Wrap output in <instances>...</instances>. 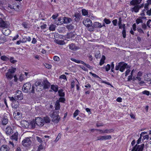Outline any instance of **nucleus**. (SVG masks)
Returning <instances> with one entry per match:
<instances>
[{
  "mask_svg": "<svg viewBox=\"0 0 151 151\" xmlns=\"http://www.w3.org/2000/svg\"><path fill=\"white\" fill-rule=\"evenodd\" d=\"M142 0H132L130 2V5L133 6L130 8L131 11L133 13H137L139 10L144 6V4H142L140 5L139 4L141 3Z\"/></svg>",
  "mask_w": 151,
  "mask_h": 151,
  "instance_id": "obj_1",
  "label": "nucleus"
},
{
  "mask_svg": "<svg viewBox=\"0 0 151 151\" xmlns=\"http://www.w3.org/2000/svg\"><path fill=\"white\" fill-rule=\"evenodd\" d=\"M148 6H149V4H148L147 3H145V5H144V8L145 9H144V10H143L142 11V12L141 14V16H143L145 15L144 12H145V11H146L147 10V9H148Z\"/></svg>",
  "mask_w": 151,
  "mask_h": 151,
  "instance_id": "obj_18",
  "label": "nucleus"
},
{
  "mask_svg": "<svg viewBox=\"0 0 151 151\" xmlns=\"http://www.w3.org/2000/svg\"><path fill=\"white\" fill-rule=\"evenodd\" d=\"M37 88L36 91H39L42 89L45 90L47 89V84L45 82H41L40 81H36L34 84Z\"/></svg>",
  "mask_w": 151,
  "mask_h": 151,
  "instance_id": "obj_2",
  "label": "nucleus"
},
{
  "mask_svg": "<svg viewBox=\"0 0 151 151\" xmlns=\"http://www.w3.org/2000/svg\"><path fill=\"white\" fill-rule=\"evenodd\" d=\"M122 18L121 17H120L119 19V22L118 23V25H119L120 24H122Z\"/></svg>",
  "mask_w": 151,
  "mask_h": 151,
  "instance_id": "obj_62",
  "label": "nucleus"
},
{
  "mask_svg": "<svg viewBox=\"0 0 151 151\" xmlns=\"http://www.w3.org/2000/svg\"><path fill=\"white\" fill-rule=\"evenodd\" d=\"M82 15L84 16H87L88 14L87 10H86L85 9H82Z\"/></svg>",
  "mask_w": 151,
  "mask_h": 151,
  "instance_id": "obj_32",
  "label": "nucleus"
},
{
  "mask_svg": "<svg viewBox=\"0 0 151 151\" xmlns=\"http://www.w3.org/2000/svg\"><path fill=\"white\" fill-rule=\"evenodd\" d=\"M150 22H151V20L149 19L147 22V26L149 27H150Z\"/></svg>",
  "mask_w": 151,
  "mask_h": 151,
  "instance_id": "obj_56",
  "label": "nucleus"
},
{
  "mask_svg": "<svg viewBox=\"0 0 151 151\" xmlns=\"http://www.w3.org/2000/svg\"><path fill=\"white\" fill-rule=\"evenodd\" d=\"M59 78L61 80H63L64 82H66L67 81L66 76L64 74L61 75L60 76Z\"/></svg>",
  "mask_w": 151,
  "mask_h": 151,
  "instance_id": "obj_26",
  "label": "nucleus"
},
{
  "mask_svg": "<svg viewBox=\"0 0 151 151\" xmlns=\"http://www.w3.org/2000/svg\"><path fill=\"white\" fill-rule=\"evenodd\" d=\"M31 40V39L30 37H25L23 38L22 40V43H24L27 41L30 42Z\"/></svg>",
  "mask_w": 151,
  "mask_h": 151,
  "instance_id": "obj_24",
  "label": "nucleus"
},
{
  "mask_svg": "<svg viewBox=\"0 0 151 151\" xmlns=\"http://www.w3.org/2000/svg\"><path fill=\"white\" fill-rule=\"evenodd\" d=\"M1 59L4 61H7L9 60V58L7 56L3 55L1 57Z\"/></svg>",
  "mask_w": 151,
  "mask_h": 151,
  "instance_id": "obj_31",
  "label": "nucleus"
},
{
  "mask_svg": "<svg viewBox=\"0 0 151 151\" xmlns=\"http://www.w3.org/2000/svg\"><path fill=\"white\" fill-rule=\"evenodd\" d=\"M122 99L121 97H118L116 100L117 102H121L122 101Z\"/></svg>",
  "mask_w": 151,
  "mask_h": 151,
  "instance_id": "obj_60",
  "label": "nucleus"
},
{
  "mask_svg": "<svg viewBox=\"0 0 151 151\" xmlns=\"http://www.w3.org/2000/svg\"><path fill=\"white\" fill-rule=\"evenodd\" d=\"M144 146V144L139 145L136 144L133 148L134 151H142Z\"/></svg>",
  "mask_w": 151,
  "mask_h": 151,
  "instance_id": "obj_11",
  "label": "nucleus"
},
{
  "mask_svg": "<svg viewBox=\"0 0 151 151\" xmlns=\"http://www.w3.org/2000/svg\"><path fill=\"white\" fill-rule=\"evenodd\" d=\"M18 79L20 81H22L24 80L22 74L20 75Z\"/></svg>",
  "mask_w": 151,
  "mask_h": 151,
  "instance_id": "obj_53",
  "label": "nucleus"
},
{
  "mask_svg": "<svg viewBox=\"0 0 151 151\" xmlns=\"http://www.w3.org/2000/svg\"><path fill=\"white\" fill-rule=\"evenodd\" d=\"M93 26L95 28H101L102 27L101 23L98 22H95L93 23Z\"/></svg>",
  "mask_w": 151,
  "mask_h": 151,
  "instance_id": "obj_22",
  "label": "nucleus"
},
{
  "mask_svg": "<svg viewBox=\"0 0 151 151\" xmlns=\"http://www.w3.org/2000/svg\"><path fill=\"white\" fill-rule=\"evenodd\" d=\"M31 84L28 82L24 84L22 88L23 91L25 93H28L31 91Z\"/></svg>",
  "mask_w": 151,
  "mask_h": 151,
  "instance_id": "obj_7",
  "label": "nucleus"
},
{
  "mask_svg": "<svg viewBox=\"0 0 151 151\" xmlns=\"http://www.w3.org/2000/svg\"><path fill=\"white\" fill-rule=\"evenodd\" d=\"M18 133L17 132L14 133V134L11 136V138L12 140H14L17 141L18 139Z\"/></svg>",
  "mask_w": 151,
  "mask_h": 151,
  "instance_id": "obj_20",
  "label": "nucleus"
},
{
  "mask_svg": "<svg viewBox=\"0 0 151 151\" xmlns=\"http://www.w3.org/2000/svg\"><path fill=\"white\" fill-rule=\"evenodd\" d=\"M13 77L14 78V81L15 82H17L18 80V78L16 75H15L14 76H13Z\"/></svg>",
  "mask_w": 151,
  "mask_h": 151,
  "instance_id": "obj_58",
  "label": "nucleus"
},
{
  "mask_svg": "<svg viewBox=\"0 0 151 151\" xmlns=\"http://www.w3.org/2000/svg\"><path fill=\"white\" fill-rule=\"evenodd\" d=\"M136 23L137 24H138L142 22V19L140 18H138L137 19L136 21Z\"/></svg>",
  "mask_w": 151,
  "mask_h": 151,
  "instance_id": "obj_47",
  "label": "nucleus"
},
{
  "mask_svg": "<svg viewBox=\"0 0 151 151\" xmlns=\"http://www.w3.org/2000/svg\"><path fill=\"white\" fill-rule=\"evenodd\" d=\"M79 111L78 110H76L73 114V116L74 117H76L78 114Z\"/></svg>",
  "mask_w": 151,
  "mask_h": 151,
  "instance_id": "obj_43",
  "label": "nucleus"
},
{
  "mask_svg": "<svg viewBox=\"0 0 151 151\" xmlns=\"http://www.w3.org/2000/svg\"><path fill=\"white\" fill-rule=\"evenodd\" d=\"M62 20L63 22L65 24L69 23L72 21V19L71 18L66 17H63Z\"/></svg>",
  "mask_w": 151,
  "mask_h": 151,
  "instance_id": "obj_15",
  "label": "nucleus"
},
{
  "mask_svg": "<svg viewBox=\"0 0 151 151\" xmlns=\"http://www.w3.org/2000/svg\"><path fill=\"white\" fill-rule=\"evenodd\" d=\"M36 139L40 143H41V142H42V139L38 137H36Z\"/></svg>",
  "mask_w": 151,
  "mask_h": 151,
  "instance_id": "obj_52",
  "label": "nucleus"
},
{
  "mask_svg": "<svg viewBox=\"0 0 151 151\" xmlns=\"http://www.w3.org/2000/svg\"><path fill=\"white\" fill-rule=\"evenodd\" d=\"M133 71V70L131 72V75L129 76H128V79H129V80H131L132 78V77L133 76V75H132V73Z\"/></svg>",
  "mask_w": 151,
  "mask_h": 151,
  "instance_id": "obj_54",
  "label": "nucleus"
},
{
  "mask_svg": "<svg viewBox=\"0 0 151 151\" xmlns=\"http://www.w3.org/2000/svg\"><path fill=\"white\" fill-rule=\"evenodd\" d=\"M37 88L35 86V85L33 84L32 87V90H31V92L30 93H35V88L36 89V90Z\"/></svg>",
  "mask_w": 151,
  "mask_h": 151,
  "instance_id": "obj_35",
  "label": "nucleus"
},
{
  "mask_svg": "<svg viewBox=\"0 0 151 151\" xmlns=\"http://www.w3.org/2000/svg\"><path fill=\"white\" fill-rule=\"evenodd\" d=\"M114 130L113 129H106L104 130V133H110L113 132Z\"/></svg>",
  "mask_w": 151,
  "mask_h": 151,
  "instance_id": "obj_33",
  "label": "nucleus"
},
{
  "mask_svg": "<svg viewBox=\"0 0 151 151\" xmlns=\"http://www.w3.org/2000/svg\"><path fill=\"white\" fill-rule=\"evenodd\" d=\"M4 18V15L2 14H0V21L3 20Z\"/></svg>",
  "mask_w": 151,
  "mask_h": 151,
  "instance_id": "obj_57",
  "label": "nucleus"
},
{
  "mask_svg": "<svg viewBox=\"0 0 151 151\" xmlns=\"http://www.w3.org/2000/svg\"><path fill=\"white\" fill-rule=\"evenodd\" d=\"M118 26L119 27V28L120 29H122V28H123V29H124H124H125V24H120Z\"/></svg>",
  "mask_w": 151,
  "mask_h": 151,
  "instance_id": "obj_45",
  "label": "nucleus"
},
{
  "mask_svg": "<svg viewBox=\"0 0 151 151\" xmlns=\"http://www.w3.org/2000/svg\"><path fill=\"white\" fill-rule=\"evenodd\" d=\"M69 49L71 50H75L78 49V47L73 43L69 45Z\"/></svg>",
  "mask_w": 151,
  "mask_h": 151,
  "instance_id": "obj_21",
  "label": "nucleus"
},
{
  "mask_svg": "<svg viewBox=\"0 0 151 151\" xmlns=\"http://www.w3.org/2000/svg\"><path fill=\"white\" fill-rule=\"evenodd\" d=\"M9 60H10V62L13 63H14L17 62V60H14V57H10Z\"/></svg>",
  "mask_w": 151,
  "mask_h": 151,
  "instance_id": "obj_36",
  "label": "nucleus"
},
{
  "mask_svg": "<svg viewBox=\"0 0 151 151\" xmlns=\"http://www.w3.org/2000/svg\"><path fill=\"white\" fill-rule=\"evenodd\" d=\"M1 120L2 124L3 125H6L8 123V119L6 116H4Z\"/></svg>",
  "mask_w": 151,
  "mask_h": 151,
  "instance_id": "obj_16",
  "label": "nucleus"
},
{
  "mask_svg": "<svg viewBox=\"0 0 151 151\" xmlns=\"http://www.w3.org/2000/svg\"><path fill=\"white\" fill-rule=\"evenodd\" d=\"M81 64H83V65H84L86 66L87 68H90L91 67V66L85 63L84 62H83V63H81Z\"/></svg>",
  "mask_w": 151,
  "mask_h": 151,
  "instance_id": "obj_59",
  "label": "nucleus"
},
{
  "mask_svg": "<svg viewBox=\"0 0 151 151\" xmlns=\"http://www.w3.org/2000/svg\"><path fill=\"white\" fill-rule=\"evenodd\" d=\"M105 56H104L102 57V58L100 60V65H103L104 63V60H105Z\"/></svg>",
  "mask_w": 151,
  "mask_h": 151,
  "instance_id": "obj_34",
  "label": "nucleus"
},
{
  "mask_svg": "<svg viewBox=\"0 0 151 151\" xmlns=\"http://www.w3.org/2000/svg\"><path fill=\"white\" fill-rule=\"evenodd\" d=\"M70 60L71 61H73L77 63H83V61L82 60L76 59L73 58H71Z\"/></svg>",
  "mask_w": 151,
  "mask_h": 151,
  "instance_id": "obj_27",
  "label": "nucleus"
},
{
  "mask_svg": "<svg viewBox=\"0 0 151 151\" xmlns=\"http://www.w3.org/2000/svg\"><path fill=\"white\" fill-rule=\"evenodd\" d=\"M74 17H75L74 19L75 20L76 22H78L80 20L81 15L79 13H76L75 14Z\"/></svg>",
  "mask_w": 151,
  "mask_h": 151,
  "instance_id": "obj_23",
  "label": "nucleus"
},
{
  "mask_svg": "<svg viewBox=\"0 0 151 151\" xmlns=\"http://www.w3.org/2000/svg\"><path fill=\"white\" fill-rule=\"evenodd\" d=\"M142 93L143 94L146 95L147 96H148L150 94V92L147 90H145L142 91Z\"/></svg>",
  "mask_w": 151,
  "mask_h": 151,
  "instance_id": "obj_42",
  "label": "nucleus"
},
{
  "mask_svg": "<svg viewBox=\"0 0 151 151\" xmlns=\"http://www.w3.org/2000/svg\"><path fill=\"white\" fill-rule=\"evenodd\" d=\"M104 21L105 23L106 24H110L111 22L109 19H108L106 18H105L104 19Z\"/></svg>",
  "mask_w": 151,
  "mask_h": 151,
  "instance_id": "obj_39",
  "label": "nucleus"
},
{
  "mask_svg": "<svg viewBox=\"0 0 151 151\" xmlns=\"http://www.w3.org/2000/svg\"><path fill=\"white\" fill-rule=\"evenodd\" d=\"M14 97L16 100H22L23 99V94L22 92L20 90H18L16 93Z\"/></svg>",
  "mask_w": 151,
  "mask_h": 151,
  "instance_id": "obj_9",
  "label": "nucleus"
},
{
  "mask_svg": "<svg viewBox=\"0 0 151 151\" xmlns=\"http://www.w3.org/2000/svg\"><path fill=\"white\" fill-rule=\"evenodd\" d=\"M61 136V134L60 133H59L57 136V138L55 139V141L56 142H57L59 139L60 138Z\"/></svg>",
  "mask_w": 151,
  "mask_h": 151,
  "instance_id": "obj_48",
  "label": "nucleus"
},
{
  "mask_svg": "<svg viewBox=\"0 0 151 151\" xmlns=\"http://www.w3.org/2000/svg\"><path fill=\"white\" fill-rule=\"evenodd\" d=\"M49 29L51 31L54 30L55 29V25L54 24L51 25L49 28Z\"/></svg>",
  "mask_w": 151,
  "mask_h": 151,
  "instance_id": "obj_38",
  "label": "nucleus"
},
{
  "mask_svg": "<svg viewBox=\"0 0 151 151\" xmlns=\"http://www.w3.org/2000/svg\"><path fill=\"white\" fill-rule=\"evenodd\" d=\"M10 148L7 145H2L0 148L1 151H8Z\"/></svg>",
  "mask_w": 151,
  "mask_h": 151,
  "instance_id": "obj_14",
  "label": "nucleus"
},
{
  "mask_svg": "<svg viewBox=\"0 0 151 151\" xmlns=\"http://www.w3.org/2000/svg\"><path fill=\"white\" fill-rule=\"evenodd\" d=\"M52 114H50V116L51 117L52 121L54 123H57L59 121L60 117L58 115L59 111H52Z\"/></svg>",
  "mask_w": 151,
  "mask_h": 151,
  "instance_id": "obj_3",
  "label": "nucleus"
},
{
  "mask_svg": "<svg viewBox=\"0 0 151 151\" xmlns=\"http://www.w3.org/2000/svg\"><path fill=\"white\" fill-rule=\"evenodd\" d=\"M122 34L123 37L124 38H125L126 36V29L124 28V29H123Z\"/></svg>",
  "mask_w": 151,
  "mask_h": 151,
  "instance_id": "obj_44",
  "label": "nucleus"
},
{
  "mask_svg": "<svg viewBox=\"0 0 151 151\" xmlns=\"http://www.w3.org/2000/svg\"><path fill=\"white\" fill-rule=\"evenodd\" d=\"M22 26L25 28H28V24L25 22H23L22 24Z\"/></svg>",
  "mask_w": 151,
  "mask_h": 151,
  "instance_id": "obj_41",
  "label": "nucleus"
},
{
  "mask_svg": "<svg viewBox=\"0 0 151 151\" xmlns=\"http://www.w3.org/2000/svg\"><path fill=\"white\" fill-rule=\"evenodd\" d=\"M6 134L10 135L13 133V130L10 127H8L6 129Z\"/></svg>",
  "mask_w": 151,
  "mask_h": 151,
  "instance_id": "obj_13",
  "label": "nucleus"
},
{
  "mask_svg": "<svg viewBox=\"0 0 151 151\" xmlns=\"http://www.w3.org/2000/svg\"><path fill=\"white\" fill-rule=\"evenodd\" d=\"M111 66L109 64H108L105 67L106 70V71H108L110 69Z\"/></svg>",
  "mask_w": 151,
  "mask_h": 151,
  "instance_id": "obj_46",
  "label": "nucleus"
},
{
  "mask_svg": "<svg viewBox=\"0 0 151 151\" xmlns=\"http://www.w3.org/2000/svg\"><path fill=\"white\" fill-rule=\"evenodd\" d=\"M130 70H129V69L127 70L125 72V76H127L128 75V74L129 73V72H130Z\"/></svg>",
  "mask_w": 151,
  "mask_h": 151,
  "instance_id": "obj_61",
  "label": "nucleus"
},
{
  "mask_svg": "<svg viewBox=\"0 0 151 151\" xmlns=\"http://www.w3.org/2000/svg\"><path fill=\"white\" fill-rule=\"evenodd\" d=\"M16 70V68L14 67H11L9 69L8 72L5 73V76L7 80H11L13 77V74Z\"/></svg>",
  "mask_w": 151,
  "mask_h": 151,
  "instance_id": "obj_5",
  "label": "nucleus"
},
{
  "mask_svg": "<svg viewBox=\"0 0 151 151\" xmlns=\"http://www.w3.org/2000/svg\"><path fill=\"white\" fill-rule=\"evenodd\" d=\"M83 23L85 26L88 27H91L92 25L91 20L88 18L84 19L83 21Z\"/></svg>",
  "mask_w": 151,
  "mask_h": 151,
  "instance_id": "obj_8",
  "label": "nucleus"
},
{
  "mask_svg": "<svg viewBox=\"0 0 151 151\" xmlns=\"http://www.w3.org/2000/svg\"><path fill=\"white\" fill-rule=\"evenodd\" d=\"M10 100L12 102V103H14V102H17V101L16 99L15 98V97L14 98L13 97H9Z\"/></svg>",
  "mask_w": 151,
  "mask_h": 151,
  "instance_id": "obj_37",
  "label": "nucleus"
},
{
  "mask_svg": "<svg viewBox=\"0 0 151 151\" xmlns=\"http://www.w3.org/2000/svg\"><path fill=\"white\" fill-rule=\"evenodd\" d=\"M53 60L55 61H58L60 60V58L58 56H55L53 57Z\"/></svg>",
  "mask_w": 151,
  "mask_h": 151,
  "instance_id": "obj_51",
  "label": "nucleus"
},
{
  "mask_svg": "<svg viewBox=\"0 0 151 151\" xmlns=\"http://www.w3.org/2000/svg\"><path fill=\"white\" fill-rule=\"evenodd\" d=\"M112 23L114 26L117 25V19H115L113 20L112 21Z\"/></svg>",
  "mask_w": 151,
  "mask_h": 151,
  "instance_id": "obj_50",
  "label": "nucleus"
},
{
  "mask_svg": "<svg viewBox=\"0 0 151 151\" xmlns=\"http://www.w3.org/2000/svg\"><path fill=\"white\" fill-rule=\"evenodd\" d=\"M43 148V146L42 145V144L40 145L38 147L37 151H40V150H42Z\"/></svg>",
  "mask_w": 151,
  "mask_h": 151,
  "instance_id": "obj_49",
  "label": "nucleus"
},
{
  "mask_svg": "<svg viewBox=\"0 0 151 151\" xmlns=\"http://www.w3.org/2000/svg\"><path fill=\"white\" fill-rule=\"evenodd\" d=\"M32 143L31 141L29 138L27 137L22 142V144L25 147L29 146Z\"/></svg>",
  "mask_w": 151,
  "mask_h": 151,
  "instance_id": "obj_10",
  "label": "nucleus"
},
{
  "mask_svg": "<svg viewBox=\"0 0 151 151\" xmlns=\"http://www.w3.org/2000/svg\"><path fill=\"white\" fill-rule=\"evenodd\" d=\"M35 119L36 124L39 127H42L43 126L45 122V123H47V116L44 118V120L40 117H36Z\"/></svg>",
  "mask_w": 151,
  "mask_h": 151,
  "instance_id": "obj_4",
  "label": "nucleus"
},
{
  "mask_svg": "<svg viewBox=\"0 0 151 151\" xmlns=\"http://www.w3.org/2000/svg\"><path fill=\"white\" fill-rule=\"evenodd\" d=\"M127 64L123 62H120L117 65H116L115 70H119L120 71L122 72L127 68Z\"/></svg>",
  "mask_w": 151,
  "mask_h": 151,
  "instance_id": "obj_6",
  "label": "nucleus"
},
{
  "mask_svg": "<svg viewBox=\"0 0 151 151\" xmlns=\"http://www.w3.org/2000/svg\"><path fill=\"white\" fill-rule=\"evenodd\" d=\"M19 103L17 101V102H14V103H12V107L14 109H17L19 106Z\"/></svg>",
  "mask_w": 151,
  "mask_h": 151,
  "instance_id": "obj_30",
  "label": "nucleus"
},
{
  "mask_svg": "<svg viewBox=\"0 0 151 151\" xmlns=\"http://www.w3.org/2000/svg\"><path fill=\"white\" fill-rule=\"evenodd\" d=\"M47 27V25L46 24H44L43 25H41L40 27L41 29H43L45 28H46Z\"/></svg>",
  "mask_w": 151,
  "mask_h": 151,
  "instance_id": "obj_63",
  "label": "nucleus"
},
{
  "mask_svg": "<svg viewBox=\"0 0 151 151\" xmlns=\"http://www.w3.org/2000/svg\"><path fill=\"white\" fill-rule=\"evenodd\" d=\"M55 110L56 111H58L60 108V104L58 101H57L55 103Z\"/></svg>",
  "mask_w": 151,
  "mask_h": 151,
  "instance_id": "obj_17",
  "label": "nucleus"
},
{
  "mask_svg": "<svg viewBox=\"0 0 151 151\" xmlns=\"http://www.w3.org/2000/svg\"><path fill=\"white\" fill-rule=\"evenodd\" d=\"M146 13L147 15L150 16L151 15V9L150 10H147Z\"/></svg>",
  "mask_w": 151,
  "mask_h": 151,
  "instance_id": "obj_55",
  "label": "nucleus"
},
{
  "mask_svg": "<svg viewBox=\"0 0 151 151\" xmlns=\"http://www.w3.org/2000/svg\"><path fill=\"white\" fill-rule=\"evenodd\" d=\"M30 124L31 125L32 128H35L36 126L37 125L36 123H35V120L33 119L31 121L30 123Z\"/></svg>",
  "mask_w": 151,
  "mask_h": 151,
  "instance_id": "obj_29",
  "label": "nucleus"
},
{
  "mask_svg": "<svg viewBox=\"0 0 151 151\" xmlns=\"http://www.w3.org/2000/svg\"><path fill=\"white\" fill-rule=\"evenodd\" d=\"M51 88L55 92H57L58 90V86L57 85H52L51 86Z\"/></svg>",
  "mask_w": 151,
  "mask_h": 151,
  "instance_id": "obj_28",
  "label": "nucleus"
},
{
  "mask_svg": "<svg viewBox=\"0 0 151 151\" xmlns=\"http://www.w3.org/2000/svg\"><path fill=\"white\" fill-rule=\"evenodd\" d=\"M86 110L89 114L91 113V110H90V109H89L88 108H86Z\"/></svg>",
  "mask_w": 151,
  "mask_h": 151,
  "instance_id": "obj_64",
  "label": "nucleus"
},
{
  "mask_svg": "<svg viewBox=\"0 0 151 151\" xmlns=\"http://www.w3.org/2000/svg\"><path fill=\"white\" fill-rule=\"evenodd\" d=\"M111 136L110 135H107L102 136L98 137H97V140H103L109 139H111Z\"/></svg>",
  "mask_w": 151,
  "mask_h": 151,
  "instance_id": "obj_12",
  "label": "nucleus"
},
{
  "mask_svg": "<svg viewBox=\"0 0 151 151\" xmlns=\"http://www.w3.org/2000/svg\"><path fill=\"white\" fill-rule=\"evenodd\" d=\"M58 93L59 96L61 97H64L65 93L63 92V90L62 89H60L58 91Z\"/></svg>",
  "mask_w": 151,
  "mask_h": 151,
  "instance_id": "obj_25",
  "label": "nucleus"
},
{
  "mask_svg": "<svg viewBox=\"0 0 151 151\" xmlns=\"http://www.w3.org/2000/svg\"><path fill=\"white\" fill-rule=\"evenodd\" d=\"M0 27H1L7 28L8 25L6 22L3 20L0 21Z\"/></svg>",
  "mask_w": 151,
  "mask_h": 151,
  "instance_id": "obj_19",
  "label": "nucleus"
},
{
  "mask_svg": "<svg viewBox=\"0 0 151 151\" xmlns=\"http://www.w3.org/2000/svg\"><path fill=\"white\" fill-rule=\"evenodd\" d=\"M57 101H58L59 103L60 102H63L65 101V98L63 97H61L58 100H57Z\"/></svg>",
  "mask_w": 151,
  "mask_h": 151,
  "instance_id": "obj_40",
  "label": "nucleus"
}]
</instances>
